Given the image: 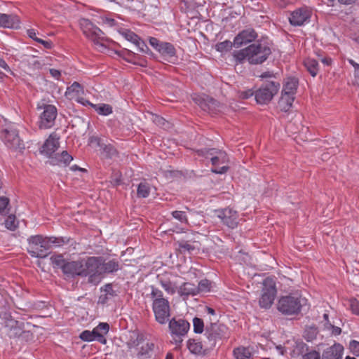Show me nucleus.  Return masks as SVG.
Here are the masks:
<instances>
[{"label": "nucleus", "mask_w": 359, "mask_h": 359, "mask_svg": "<svg viewBox=\"0 0 359 359\" xmlns=\"http://www.w3.org/2000/svg\"><path fill=\"white\" fill-rule=\"evenodd\" d=\"M306 303V299L302 297L299 292H292L281 296L278 300L276 307L283 315H298Z\"/></svg>", "instance_id": "obj_2"}, {"label": "nucleus", "mask_w": 359, "mask_h": 359, "mask_svg": "<svg viewBox=\"0 0 359 359\" xmlns=\"http://www.w3.org/2000/svg\"><path fill=\"white\" fill-rule=\"evenodd\" d=\"M298 86V81L294 78L288 79L283 86V94L294 97Z\"/></svg>", "instance_id": "obj_29"}, {"label": "nucleus", "mask_w": 359, "mask_h": 359, "mask_svg": "<svg viewBox=\"0 0 359 359\" xmlns=\"http://www.w3.org/2000/svg\"><path fill=\"white\" fill-rule=\"evenodd\" d=\"M83 94V87L76 81H74L70 86L67 87L65 92V96L69 100L81 103L83 106H87L90 104V102L82 97Z\"/></svg>", "instance_id": "obj_17"}, {"label": "nucleus", "mask_w": 359, "mask_h": 359, "mask_svg": "<svg viewBox=\"0 0 359 359\" xmlns=\"http://www.w3.org/2000/svg\"><path fill=\"white\" fill-rule=\"evenodd\" d=\"M94 259L91 257L80 259L76 261L67 262L64 266L63 273L67 276L75 277H86L93 276L92 269L94 266Z\"/></svg>", "instance_id": "obj_4"}, {"label": "nucleus", "mask_w": 359, "mask_h": 359, "mask_svg": "<svg viewBox=\"0 0 359 359\" xmlns=\"http://www.w3.org/2000/svg\"><path fill=\"white\" fill-rule=\"evenodd\" d=\"M37 109L41 111L38 122L39 128L48 129L53 127L57 115L55 106L46 104L42 101L38 103Z\"/></svg>", "instance_id": "obj_9"}, {"label": "nucleus", "mask_w": 359, "mask_h": 359, "mask_svg": "<svg viewBox=\"0 0 359 359\" xmlns=\"http://www.w3.org/2000/svg\"><path fill=\"white\" fill-rule=\"evenodd\" d=\"M233 43L229 40L219 42L215 45V48L220 53L227 52L232 48Z\"/></svg>", "instance_id": "obj_46"}, {"label": "nucleus", "mask_w": 359, "mask_h": 359, "mask_svg": "<svg viewBox=\"0 0 359 359\" xmlns=\"http://www.w3.org/2000/svg\"><path fill=\"white\" fill-rule=\"evenodd\" d=\"M48 241L49 248H51L52 245H55V246H61L68 241V240H65V238L62 237L57 238L53 236L48 237Z\"/></svg>", "instance_id": "obj_51"}, {"label": "nucleus", "mask_w": 359, "mask_h": 359, "mask_svg": "<svg viewBox=\"0 0 359 359\" xmlns=\"http://www.w3.org/2000/svg\"><path fill=\"white\" fill-rule=\"evenodd\" d=\"M233 57L236 59V60L239 62H243L245 59H247L248 60V58L250 57L248 46L244 49L235 51L233 53Z\"/></svg>", "instance_id": "obj_45"}, {"label": "nucleus", "mask_w": 359, "mask_h": 359, "mask_svg": "<svg viewBox=\"0 0 359 359\" xmlns=\"http://www.w3.org/2000/svg\"><path fill=\"white\" fill-rule=\"evenodd\" d=\"M1 324L4 325L6 334L10 338H22L28 340L32 337V333L24 330V323L18 321L13 318L9 312L4 311L0 313Z\"/></svg>", "instance_id": "obj_3"}, {"label": "nucleus", "mask_w": 359, "mask_h": 359, "mask_svg": "<svg viewBox=\"0 0 359 359\" xmlns=\"http://www.w3.org/2000/svg\"><path fill=\"white\" fill-rule=\"evenodd\" d=\"M9 204V199L7 197H0V213H2Z\"/></svg>", "instance_id": "obj_56"}, {"label": "nucleus", "mask_w": 359, "mask_h": 359, "mask_svg": "<svg viewBox=\"0 0 359 359\" xmlns=\"http://www.w3.org/2000/svg\"><path fill=\"white\" fill-rule=\"evenodd\" d=\"M211 285H212L211 282L209 281L208 280H207V279L201 280L198 283V285H196L198 294H199L201 292H210L211 290V287H212Z\"/></svg>", "instance_id": "obj_47"}, {"label": "nucleus", "mask_w": 359, "mask_h": 359, "mask_svg": "<svg viewBox=\"0 0 359 359\" xmlns=\"http://www.w3.org/2000/svg\"><path fill=\"white\" fill-rule=\"evenodd\" d=\"M259 306L264 309H269L272 306L277 293L276 282L271 278H266L262 283Z\"/></svg>", "instance_id": "obj_12"}, {"label": "nucleus", "mask_w": 359, "mask_h": 359, "mask_svg": "<svg viewBox=\"0 0 359 359\" xmlns=\"http://www.w3.org/2000/svg\"><path fill=\"white\" fill-rule=\"evenodd\" d=\"M6 226L8 229L15 230L17 227L15 224V217L13 215H9L5 222Z\"/></svg>", "instance_id": "obj_52"}, {"label": "nucleus", "mask_w": 359, "mask_h": 359, "mask_svg": "<svg viewBox=\"0 0 359 359\" xmlns=\"http://www.w3.org/2000/svg\"><path fill=\"white\" fill-rule=\"evenodd\" d=\"M151 191L150 184L144 181L139 184L137 190V195L139 198H147L149 196Z\"/></svg>", "instance_id": "obj_39"}, {"label": "nucleus", "mask_w": 359, "mask_h": 359, "mask_svg": "<svg viewBox=\"0 0 359 359\" xmlns=\"http://www.w3.org/2000/svg\"><path fill=\"white\" fill-rule=\"evenodd\" d=\"M28 253L33 257L44 258L48 255V237L42 235L32 236L27 239Z\"/></svg>", "instance_id": "obj_8"}, {"label": "nucleus", "mask_w": 359, "mask_h": 359, "mask_svg": "<svg viewBox=\"0 0 359 359\" xmlns=\"http://www.w3.org/2000/svg\"><path fill=\"white\" fill-rule=\"evenodd\" d=\"M149 43L151 46H153L154 48H156L158 51L160 48L161 44H162V42L160 41L158 39L154 37H151L149 39Z\"/></svg>", "instance_id": "obj_58"}, {"label": "nucleus", "mask_w": 359, "mask_h": 359, "mask_svg": "<svg viewBox=\"0 0 359 359\" xmlns=\"http://www.w3.org/2000/svg\"><path fill=\"white\" fill-rule=\"evenodd\" d=\"M257 37V32L253 29H248L241 32L234 39L233 45L239 47L254 41Z\"/></svg>", "instance_id": "obj_21"}, {"label": "nucleus", "mask_w": 359, "mask_h": 359, "mask_svg": "<svg viewBox=\"0 0 359 359\" xmlns=\"http://www.w3.org/2000/svg\"><path fill=\"white\" fill-rule=\"evenodd\" d=\"M1 137L11 149L22 150L25 149L23 140L19 136L18 130L13 127H8L1 132Z\"/></svg>", "instance_id": "obj_13"}, {"label": "nucleus", "mask_w": 359, "mask_h": 359, "mask_svg": "<svg viewBox=\"0 0 359 359\" xmlns=\"http://www.w3.org/2000/svg\"><path fill=\"white\" fill-rule=\"evenodd\" d=\"M95 334H97V333L94 332L93 330V331L84 330L81 333L80 338L85 341H92L96 339Z\"/></svg>", "instance_id": "obj_49"}, {"label": "nucleus", "mask_w": 359, "mask_h": 359, "mask_svg": "<svg viewBox=\"0 0 359 359\" xmlns=\"http://www.w3.org/2000/svg\"><path fill=\"white\" fill-rule=\"evenodd\" d=\"M109 330V326L107 323H100L96 327L93 329L94 332L97 333L96 340L102 344H106V339L104 334H107Z\"/></svg>", "instance_id": "obj_32"}, {"label": "nucleus", "mask_w": 359, "mask_h": 359, "mask_svg": "<svg viewBox=\"0 0 359 359\" xmlns=\"http://www.w3.org/2000/svg\"><path fill=\"white\" fill-rule=\"evenodd\" d=\"M329 325L332 327V334H334V335H339L341 334V329L339 327H337V326H334V325H332L331 323H329Z\"/></svg>", "instance_id": "obj_63"}, {"label": "nucleus", "mask_w": 359, "mask_h": 359, "mask_svg": "<svg viewBox=\"0 0 359 359\" xmlns=\"http://www.w3.org/2000/svg\"><path fill=\"white\" fill-rule=\"evenodd\" d=\"M158 52L164 57L168 58L174 57L176 55V50L174 46L168 42H162Z\"/></svg>", "instance_id": "obj_34"}, {"label": "nucleus", "mask_w": 359, "mask_h": 359, "mask_svg": "<svg viewBox=\"0 0 359 359\" xmlns=\"http://www.w3.org/2000/svg\"><path fill=\"white\" fill-rule=\"evenodd\" d=\"M172 216L181 223L188 224V218L184 211H172Z\"/></svg>", "instance_id": "obj_50"}, {"label": "nucleus", "mask_w": 359, "mask_h": 359, "mask_svg": "<svg viewBox=\"0 0 359 359\" xmlns=\"http://www.w3.org/2000/svg\"><path fill=\"white\" fill-rule=\"evenodd\" d=\"M304 65L312 76H316L319 70V65L317 60L308 57L304 60Z\"/></svg>", "instance_id": "obj_35"}, {"label": "nucleus", "mask_w": 359, "mask_h": 359, "mask_svg": "<svg viewBox=\"0 0 359 359\" xmlns=\"http://www.w3.org/2000/svg\"><path fill=\"white\" fill-rule=\"evenodd\" d=\"M152 309L155 320L161 325L167 323L170 316V306L168 300L160 301L159 303L152 304Z\"/></svg>", "instance_id": "obj_15"}, {"label": "nucleus", "mask_w": 359, "mask_h": 359, "mask_svg": "<svg viewBox=\"0 0 359 359\" xmlns=\"http://www.w3.org/2000/svg\"><path fill=\"white\" fill-rule=\"evenodd\" d=\"M144 334L137 331H134L131 333L129 340L126 344L128 348L131 349L138 346L144 341Z\"/></svg>", "instance_id": "obj_31"}, {"label": "nucleus", "mask_w": 359, "mask_h": 359, "mask_svg": "<svg viewBox=\"0 0 359 359\" xmlns=\"http://www.w3.org/2000/svg\"><path fill=\"white\" fill-rule=\"evenodd\" d=\"M160 283L163 288L169 294H173L176 292L177 287L175 283L169 279L165 278V276H158Z\"/></svg>", "instance_id": "obj_36"}, {"label": "nucleus", "mask_w": 359, "mask_h": 359, "mask_svg": "<svg viewBox=\"0 0 359 359\" xmlns=\"http://www.w3.org/2000/svg\"><path fill=\"white\" fill-rule=\"evenodd\" d=\"M250 64L258 65L263 63L271 54V47L266 43L256 42L248 46Z\"/></svg>", "instance_id": "obj_11"}, {"label": "nucleus", "mask_w": 359, "mask_h": 359, "mask_svg": "<svg viewBox=\"0 0 359 359\" xmlns=\"http://www.w3.org/2000/svg\"><path fill=\"white\" fill-rule=\"evenodd\" d=\"M101 290L104 292V294L100 296L98 300V302L102 304H105L109 299L116 296V293L113 290V286L111 283L106 284L103 287H101Z\"/></svg>", "instance_id": "obj_30"}, {"label": "nucleus", "mask_w": 359, "mask_h": 359, "mask_svg": "<svg viewBox=\"0 0 359 359\" xmlns=\"http://www.w3.org/2000/svg\"><path fill=\"white\" fill-rule=\"evenodd\" d=\"M193 327L194 332L197 334H201L205 329L203 320L198 317L193 319Z\"/></svg>", "instance_id": "obj_48"}, {"label": "nucleus", "mask_w": 359, "mask_h": 359, "mask_svg": "<svg viewBox=\"0 0 359 359\" xmlns=\"http://www.w3.org/2000/svg\"><path fill=\"white\" fill-rule=\"evenodd\" d=\"M50 261L54 267L60 268L63 271L64 266L66 265V261L62 255H55L50 257Z\"/></svg>", "instance_id": "obj_42"}, {"label": "nucleus", "mask_w": 359, "mask_h": 359, "mask_svg": "<svg viewBox=\"0 0 359 359\" xmlns=\"http://www.w3.org/2000/svg\"><path fill=\"white\" fill-rule=\"evenodd\" d=\"M122 34L126 39L135 44L141 51L144 52V48H147V46L144 42L142 41L140 38L133 32L130 30H126L123 32Z\"/></svg>", "instance_id": "obj_28"}, {"label": "nucleus", "mask_w": 359, "mask_h": 359, "mask_svg": "<svg viewBox=\"0 0 359 359\" xmlns=\"http://www.w3.org/2000/svg\"><path fill=\"white\" fill-rule=\"evenodd\" d=\"M294 100V97L285 94H281V97L278 101V107L283 111H287L291 108Z\"/></svg>", "instance_id": "obj_33"}, {"label": "nucleus", "mask_w": 359, "mask_h": 359, "mask_svg": "<svg viewBox=\"0 0 359 359\" xmlns=\"http://www.w3.org/2000/svg\"><path fill=\"white\" fill-rule=\"evenodd\" d=\"M187 346L192 354L196 355L205 354V351L212 350V348H207L205 347V341L202 343L196 339H189L187 341Z\"/></svg>", "instance_id": "obj_23"}, {"label": "nucleus", "mask_w": 359, "mask_h": 359, "mask_svg": "<svg viewBox=\"0 0 359 359\" xmlns=\"http://www.w3.org/2000/svg\"><path fill=\"white\" fill-rule=\"evenodd\" d=\"M218 104L219 103L216 100L208 96H206L205 98H203L199 102L200 107L205 111L215 109Z\"/></svg>", "instance_id": "obj_37"}, {"label": "nucleus", "mask_w": 359, "mask_h": 359, "mask_svg": "<svg viewBox=\"0 0 359 359\" xmlns=\"http://www.w3.org/2000/svg\"><path fill=\"white\" fill-rule=\"evenodd\" d=\"M102 149V154L107 158H112L118 156V151L111 144H103L100 146Z\"/></svg>", "instance_id": "obj_40"}, {"label": "nucleus", "mask_w": 359, "mask_h": 359, "mask_svg": "<svg viewBox=\"0 0 359 359\" xmlns=\"http://www.w3.org/2000/svg\"><path fill=\"white\" fill-rule=\"evenodd\" d=\"M0 67L4 69L6 72H11V68L7 65L6 61L0 57Z\"/></svg>", "instance_id": "obj_61"}, {"label": "nucleus", "mask_w": 359, "mask_h": 359, "mask_svg": "<svg viewBox=\"0 0 359 359\" xmlns=\"http://www.w3.org/2000/svg\"><path fill=\"white\" fill-rule=\"evenodd\" d=\"M59 145V138L57 137V135L52 133L43 144L41 153L50 158L58 149Z\"/></svg>", "instance_id": "obj_20"}, {"label": "nucleus", "mask_w": 359, "mask_h": 359, "mask_svg": "<svg viewBox=\"0 0 359 359\" xmlns=\"http://www.w3.org/2000/svg\"><path fill=\"white\" fill-rule=\"evenodd\" d=\"M168 328L171 336V344H175L176 348H180L183 337L189 330V323L183 318H172L169 321Z\"/></svg>", "instance_id": "obj_6"}, {"label": "nucleus", "mask_w": 359, "mask_h": 359, "mask_svg": "<svg viewBox=\"0 0 359 359\" xmlns=\"http://www.w3.org/2000/svg\"><path fill=\"white\" fill-rule=\"evenodd\" d=\"M344 347L340 344H334L326 348L322 355V359H340L342 357Z\"/></svg>", "instance_id": "obj_24"}, {"label": "nucleus", "mask_w": 359, "mask_h": 359, "mask_svg": "<svg viewBox=\"0 0 359 359\" xmlns=\"http://www.w3.org/2000/svg\"><path fill=\"white\" fill-rule=\"evenodd\" d=\"M304 359H320V353L316 351L306 353L303 356Z\"/></svg>", "instance_id": "obj_55"}, {"label": "nucleus", "mask_w": 359, "mask_h": 359, "mask_svg": "<svg viewBox=\"0 0 359 359\" xmlns=\"http://www.w3.org/2000/svg\"><path fill=\"white\" fill-rule=\"evenodd\" d=\"M194 234L187 235L185 238L176 242L177 250L180 254L192 255L196 253L200 248V243L194 238Z\"/></svg>", "instance_id": "obj_14"}, {"label": "nucleus", "mask_w": 359, "mask_h": 359, "mask_svg": "<svg viewBox=\"0 0 359 359\" xmlns=\"http://www.w3.org/2000/svg\"><path fill=\"white\" fill-rule=\"evenodd\" d=\"M228 170H229L228 166H222L219 168H212L211 172L216 173V174H223V173H225L226 172H227Z\"/></svg>", "instance_id": "obj_60"}, {"label": "nucleus", "mask_w": 359, "mask_h": 359, "mask_svg": "<svg viewBox=\"0 0 359 359\" xmlns=\"http://www.w3.org/2000/svg\"><path fill=\"white\" fill-rule=\"evenodd\" d=\"M205 347L213 349L218 341L229 337V328L219 322H210L205 329Z\"/></svg>", "instance_id": "obj_5"}, {"label": "nucleus", "mask_w": 359, "mask_h": 359, "mask_svg": "<svg viewBox=\"0 0 359 359\" xmlns=\"http://www.w3.org/2000/svg\"><path fill=\"white\" fill-rule=\"evenodd\" d=\"M35 41L42 44L46 48L50 49L53 43L50 41H44L41 39H35Z\"/></svg>", "instance_id": "obj_59"}, {"label": "nucleus", "mask_w": 359, "mask_h": 359, "mask_svg": "<svg viewBox=\"0 0 359 359\" xmlns=\"http://www.w3.org/2000/svg\"><path fill=\"white\" fill-rule=\"evenodd\" d=\"M151 298L153 302L152 304H155L156 302L159 303L160 301L168 300L166 298L163 297V293L161 290L155 287L154 286H151Z\"/></svg>", "instance_id": "obj_43"}, {"label": "nucleus", "mask_w": 359, "mask_h": 359, "mask_svg": "<svg viewBox=\"0 0 359 359\" xmlns=\"http://www.w3.org/2000/svg\"><path fill=\"white\" fill-rule=\"evenodd\" d=\"M73 160V157L67 151H63L60 154H56L50 157V163L57 165H68Z\"/></svg>", "instance_id": "obj_25"}, {"label": "nucleus", "mask_w": 359, "mask_h": 359, "mask_svg": "<svg viewBox=\"0 0 359 359\" xmlns=\"http://www.w3.org/2000/svg\"><path fill=\"white\" fill-rule=\"evenodd\" d=\"M318 334V328L316 326L313 325L310 327H307L305 329L304 333V337L308 341H311L313 339H316Z\"/></svg>", "instance_id": "obj_44"}, {"label": "nucleus", "mask_w": 359, "mask_h": 359, "mask_svg": "<svg viewBox=\"0 0 359 359\" xmlns=\"http://www.w3.org/2000/svg\"><path fill=\"white\" fill-rule=\"evenodd\" d=\"M94 259V266L92 269L93 276L88 278V282L94 285L98 284L102 279V276L105 273H113L118 271L120 267V262L116 259H105L102 257H91Z\"/></svg>", "instance_id": "obj_1"}, {"label": "nucleus", "mask_w": 359, "mask_h": 359, "mask_svg": "<svg viewBox=\"0 0 359 359\" xmlns=\"http://www.w3.org/2000/svg\"><path fill=\"white\" fill-rule=\"evenodd\" d=\"M255 92H254L252 89H248L247 90L240 91L239 92V97L241 99H248L255 95Z\"/></svg>", "instance_id": "obj_54"}, {"label": "nucleus", "mask_w": 359, "mask_h": 359, "mask_svg": "<svg viewBox=\"0 0 359 359\" xmlns=\"http://www.w3.org/2000/svg\"><path fill=\"white\" fill-rule=\"evenodd\" d=\"M181 297H188L189 296H195L198 294L197 287L191 283H184L177 290Z\"/></svg>", "instance_id": "obj_27"}, {"label": "nucleus", "mask_w": 359, "mask_h": 359, "mask_svg": "<svg viewBox=\"0 0 359 359\" xmlns=\"http://www.w3.org/2000/svg\"><path fill=\"white\" fill-rule=\"evenodd\" d=\"M311 13L306 8H300L294 11L289 18L290 22L294 26H301L309 20Z\"/></svg>", "instance_id": "obj_19"}, {"label": "nucleus", "mask_w": 359, "mask_h": 359, "mask_svg": "<svg viewBox=\"0 0 359 359\" xmlns=\"http://www.w3.org/2000/svg\"><path fill=\"white\" fill-rule=\"evenodd\" d=\"M20 20L14 14H4L0 13V27L18 29L20 27Z\"/></svg>", "instance_id": "obj_22"}, {"label": "nucleus", "mask_w": 359, "mask_h": 359, "mask_svg": "<svg viewBox=\"0 0 359 359\" xmlns=\"http://www.w3.org/2000/svg\"><path fill=\"white\" fill-rule=\"evenodd\" d=\"M89 105L93 107L100 115L107 116L112 113V107L109 104H102L100 105H96L90 102Z\"/></svg>", "instance_id": "obj_41"}, {"label": "nucleus", "mask_w": 359, "mask_h": 359, "mask_svg": "<svg viewBox=\"0 0 359 359\" xmlns=\"http://www.w3.org/2000/svg\"><path fill=\"white\" fill-rule=\"evenodd\" d=\"M321 62L326 66H330L332 64V59L330 57H325L321 59Z\"/></svg>", "instance_id": "obj_64"}, {"label": "nucleus", "mask_w": 359, "mask_h": 359, "mask_svg": "<svg viewBox=\"0 0 359 359\" xmlns=\"http://www.w3.org/2000/svg\"><path fill=\"white\" fill-rule=\"evenodd\" d=\"M218 217L221 219L222 223L230 229L237 227L238 221V214L236 210L226 208L218 211Z\"/></svg>", "instance_id": "obj_18"}, {"label": "nucleus", "mask_w": 359, "mask_h": 359, "mask_svg": "<svg viewBox=\"0 0 359 359\" xmlns=\"http://www.w3.org/2000/svg\"><path fill=\"white\" fill-rule=\"evenodd\" d=\"M279 82L274 81H266L261 87L255 91L256 102L259 104H266L271 102L280 89Z\"/></svg>", "instance_id": "obj_10"}, {"label": "nucleus", "mask_w": 359, "mask_h": 359, "mask_svg": "<svg viewBox=\"0 0 359 359\" xmlns=\"http://www.w3.org/2000/svg\"><path fill=\"white\" fill-rule=\"evenodd\" d=\"M50 74L53 77L55 78L57 80L60 79V77L61 76L60 72L55 69H50Z\"/></svg>", "instance_id": "obj_62"}, {"label": "nucleus", "mask_w": 359, "mask_h": 359, "mask_svg": "<svg viewBox=\"0 0 359 359\" xmlns=\"http://www.w3.org/2000/svg\"><path fill=\"white\" fill-rule=\"evenodd\" d=\"M350 347L352 352L357 356H359V342L355 340L352 341L350 343Z\"/></svg>", "instance_id": "obj_57"}, {"label": "nucleus", "mask_w": 359, "mask_h": 359, "mask_svg": "<svg viewBox=\"0 0 359 359\" xmlns=\"http://www.w3.org/2000/svg\"><path fill=\"white\" fill-rule=\"evenodd\" d=\"M350 308L353 313L359 316V302L356 299H350Z\"/></svg>", "instance_id": "obj_53"}, {"label": "nucleus", "mask_w": 359, "mask_h": 359, "mask_svg": "<svg viewBox=\"0 0 359 359\" xmlns=\"http://www.w3.org/2000/svg\"><path fill=\"white\" fill-rule=\"evenodd\" d=\"M196 153L198 156H205L206 158L208 155L211 156V163L214 166L225 163L228 161L226 154L224 151L215 148L198 149L196 151Z\"/></svg>", "instance_id": "obj_16"}, {"label": "nucleus", "mask_w": 359, "mask_h": 359, "mask_svg": "<svg viewBox=\"0 0 359 359\" xmlns=\"http://www.w3.org/2000/svg\"><path fill=\"white\" fill-rule=\"evenodd\" d=\"M233 355L236 359H250L252 353L248 348L241 346L234 348Z\"/></svg>", "instance_id": "obj_38"}, {"label": "nucleus", "mask_w": 359, "mask_h": 359, "mask_svg": "<svg viewBox=\"0 0 359 359\" xmlns=\"http://www.w3.org/2000/svg\"><path fill=\"white\" fill-rule=\"evenodd\" d=\"M80 27L83 34L95 45L104 47V42L107 41L104 32L97 26L94 25L88 19L82 18L79 21Z\"/></svg>", "instance_id": "obj_7"}, {"label": "nucleus", "mask_w": 359, "mask_h": 359, "mask_svg": "<svg viewBox=\"0 0 359 359\" xmlns=\"http://www.w3.org/2000/svg\"><path fill=\"white\" fill-rule=\"evenodd\" d=\"M154 343L147 342L138 349L137 358L138 359H150L154 354Z\"/></svg>", "instance_id": "obj_26"}]
</instances>
